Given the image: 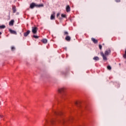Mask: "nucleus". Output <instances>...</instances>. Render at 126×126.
<instances>
[{
    "label": "nucleus",
    "instance_id": "nucleus-5",
    "mask_svg": "<svg viewBox=\"0 0 126 126\" xmlns=\"http://www.w3.org/2000/svg\"><path fill=\"white\" fill-rule=\"evenodd\" d=\"M38 31V28L36 27H32V32L33 34H36Z\"/></svg>",
    "mask_w": 126,
    "mask_h": 126
},
{
    "label": "nucleus",
    "instance_id": "nucleus-23",
    "mask_svg": "<svg viewBox=\"0 0 126 126\" xmlns=\"http://www.w3.org/2000/svg\"><path fill=\"white\" fill-rule=\"evenodd\" d=\"M99 48L100 50H102V45L101 44L99 45Z\"/></svg>",
    "mask_w": 126,
    "mask_h": 126
},
{
    "label": "nucleus",
    "instance_id": "nucleus-16",
    "mask_svg": "<svg viewBox=\"0 0 126 126\" xmlns=\"http://www.w3.org/2000/svg\"><path fill=\"white\" fill-rule=\"evenodd\" d=\"M93 60H94V61H99V57H94L93 58Z\"/></svg>",
    "mask_w": 126,
    "mask_h": 126
},
{
    "label": "nucleus",
    "instance_id": "nucleus-13",
    "mask_svg": "<svg viewBox=\"0 0 126 126\" xmlns=\"http://www.w3.org/2000/svg\"><path fill=\"white\" fill-rule=\"evenodd\" d=\"M42 42L44 44H46V43H47V42H48V40H47L46 39H43L42 40Z\"/></svg>",
    "mask_w": 126,
    "mask_h": 126
},
{
    "label": "nucleus",
    "instance_id": "nucleus-25",
    "mask_svg": "<svg viewBox=\"0 0 126 126\" xmlns=\"http://www.w3.org/2000/svg\"><path fill=\"white\" fill-rule=\"evenodd\" d=\"M60 13H58L57 14V17H59V16H60Z\"/></svg>",
    "mask_w": 126,
    "mask_h": 126
},
{
    "label": "nucleus",
    "instance_id": "nucleus-2",
    "mask_svg": "<svg viewBox=\"0 0 126 126\" xmlns=\"http://www.w3.org/2000/svg\"><path fill=\"white\" fill-rule=\"evenodd\" d=\"M110 54H111V49H107L105 51L104 54L103 52L100 53V55L101 56H102L103 61H107L108 58H107V57H108Z\"/></svg>",
    "mask_w": 126,
    "mask_h": 126
},
{
    "label": "nucleus",
    "instance_id": "nucleus-12",
    "mask_svg": "<svg viewBox=\"0 0 126 126\" xmlns=\"http://www.w3.org/2000/svg\"><path fill=\"white\" fill-rule=\"evenodd\" d=\"M14 23V21L13 20H11L10 22H9V25L11 26H13V24Z\"/></svg>",
    "mask_w": 126,
    "mask_h": 126
},
{
    "label": "nucleus",
    "instance_id": "nucleus-9",
    "mask_svg": "<svg viewBox=\"0 0 126 126\" xmlns=\"http://www.w3.org/2000/svg\"><path fill=\"white\" fill-rule=\"evenodd\" d=\"M66 11L67 12H69V11H70V7H69V5H67L66 7Z\"/></svg>",
    "mask_w": 126,
    "mask_h": 126
},
{
    "label": "nucleus",
    "instance_id": "nucleus-17",
    "mask_svg": "<svg viewBox=\"0 0 126 126\" xmlns=\"http://www.w3.org/2000/svg\"><path fill=\"white\" fill-rule=\"evenodd\" d=\"M61 16L63 18H65L66 17V15L62 14L61 15Z\"/></svg>",
    "mask_w": 126,
    "mask_h": 126
},
{
    "label": "nucleus",
    "instance_id": "nucleus-6",
    "mask_svg": "<svg viewBox=\"0 0 126 126\" xmlns=\"http://www.w3.org/2000/svg\"><path fill=\"white\" fill-rule=\"evenodd\" d=\"M9 31L11 34H14V35H17V32H16V31H13L11 29H9Z\"/></svg>",
    "mask_w": 126,
    "mask_h": 126
},
{
    "label": "nucleus",
    "instance_id": "nucleus-10",
    "mask_svg": "<svg viewBox=\"0 0 126 126\" xmlns=\"http://www.w3.org/2000/svg\"><path fill=\"white\" fill-rule=\"evenodd\" d=\"M12 10H13V13H15L16 12V6H13Z\"/></svg>",
    "mask_w": 126,
    "mask_h": 126
},
{
    "label": "nucleus",
    "instance_id": "nucleus-19",
    "mask_svg": "<svg viewBox=\"0 0 126 126\" xmlns=\"http://www.w3.org/2000/svg\"><path fill=\"white\" fill-rule=\"evenodd\" d=\"M107 69H108L109 70H111L112 69V67H111L110 65L107 66Z\"/></svg>",
    "mask_w": 126,
    "mask_h": 126
},
{
    "label": "nucleus",
    "instance_id": "nucleus-20",
    "mask_svg": "<svg viewBox=\"0 0 126 126\" xmlns=\"http://www.w3.org/2000/svg\"><path fill=\"white\" fill-rule=\"evenodd\" d=\"M33 38H35V39H38V38H39V36H37V35H34L33 36Z\"/></svg>",
    "mask_w": 126,
    "mask_h": 126
},
{
    "label": "nucleus",
    "instance_id": "nucleus-21",
    "mask_svg": "<svg viewBox=\"0 0 126 126\" xmlns=\"http://www.w3.org/2000/svg\"><path fill=\"white\" fill-rule=\"evenodd\" d=\"M14 50H15V47L12 46V47H11V50H12V51H14Z\"/></svg>",
    "mask_w": 126,
    "mask_h": 126
},
{
    "label": "nucleus",
    "instance_id": "nucleus-8",
    "mask_svg": "<svg viewBox=\"0 0 126 126\" xmlns=\"http://www.w3.org/2000/svg\"><path fill=\"white\" fill-rule=\"evenodd\" d=\"M29 34H30V31L29 30V31H27V32L24 33V36L25 37H27L28 35H29Z\"/></svg>",
    "mask_w": 126,
    "mask_h": 126
},
{
    "label": "nucleus",
    "instance_id": "nucleus-27",
    "mask_svg": "<svg viewBox=\"0 0 126 126\" xmlns=\"http://www.w3.org/2000/svg\"><path fill=\"white\" fill-rule=\"evenodd\" d=\"M60 19L61 20H62V19H63V18H60Z\"/></svg>",
    "mask_w": 126,
    "mask_h": 126
},
{
    "label": "nucleus",
    "instance_id": "nucleus-1",
    "mask_svg": "<svg viewBox=\"0 0 126 126\" xmlns=\"http://www.w3.org/2000/svg\"><path fill=\"white\" fill-rule=\"evenodd\" d=\"M53 113L56 118L50 120V123L52 125H54L55 123H58V124H62L63 126H66L69 122H71L72 120L73 119L72 118L70 119H64V118L62 116L63 112L61 111H53Z\"/></svg>",
    "mask_w": 126,
    "mask_h": 126
},
{
    "label": "nucleus",
    "instance_id": "nucleus-11",
    "mask_svg": "<svg viewBox=\"0 0 126 126\" xmlns=\"http://www.w3.org/2000/svg\"><path fill=\"white\" fill-rule=\"evenodd\" d=\"M92 41H93V43H94V44H97V43H98V40H97L96 39H95V38H92Z\"/></svg>",
    "mask_w": 126,
    "mask_h": 126
},
{
    "label": "nucleus",
    "instance_id": "nucleus-7",
    "mask_svg": "<svg viewBox=\"0 0 126 126\" xmlns=\"http://www.w3.org/2000/svg\"><path fill=\"white\" fill-rule=\"evenodd\" d=\"M71 39V38L70 36L67 35L66 37L65 38V40L67 41V42H70V40Z\"/></svg>",
    "mask_w": 126,
    "mask_h": 126
},
{
    "label": "nucleus",
    "instance_id": "nucleus-14",
    "mask_svg": "<svg viewBox=\"0 0 126 126\" xmlns=\"http://www.w3.org/2000/svg\"><path fill=\"white\" fill-rule=\"evenodd\" d=\"M75 105H76V106H77V107H80V104H80V102H75Z\"/></svg>",
    "mask_w": 126,
    "mask_h": 126
},
{
    "label": "nucleus",
    "instance_id": "nucleus-28",
    "mask_svg": "<svg viewBox=\"0 0 126 126\" xmlns=\"http://www.w3.org/2000/svg\"><path fill=\"white\" fill-rule=\"evenodd\" d=\"M102 45H103V46H104V45H105V44H104V43H103Z\"/></svg>",
    "mask_w": 126,
    "mask_h": 126
},
{
    "label": "nucleus",
    "instance_id": "nucleus-15",
    "mask_svg": "<svg viewBox=\"0 0 126 126\" xmlns=\"http://www.w3.org/2000/svg\"><path fill=\"white\" fill-rule=\"evenodd\" d=\"M50 19L51 20H53V19H55V15L54 14H52L51 17H50Z\"/></svg>",
    "mask_w": 126,
    "mask_h": 126
},
{
    "label": "nucleus",
    "instance_id": "nucleus-3",
    "mask_svg": "<svg viewBox=\"0 0 126 126\" xmlns=\"http://www.w3.org/2000/svg\"><path fill=\"white\" fill-rule=\"evenodd\" d=\"M44 6V4H36L35 3H32L30 4V8L33 9L35 7H43Z\"/></svg>",
    "mask_w": 126,
    "mask_h": 126
},
{
    "label": "nucleus",
    "instance_id": "nucleus-18",
    "mask_svg": "<svg viewBox=\"0 0 126 126\" xmlns=\"http://www.w3.org/2000/svg\"><path fill=\"white\" fill-rule=\"evenodd\" d=\"M4 28H5V26L4 25L0 26V29H4Z\"/></svg>",
    "mask_w": 126,
    "mask_h": 126
},
{
    "label": "nucleus",
    "instance_id": "nucleus-4",
    "mask_svg": "<svg viewBox=\"0 0 126 126\" xmlns=\"http://www.w3.org/2000/svg\"><path fill=\"white\" fill-rule=\"evenodd\" d=\"M59 94H60L61 98H64L65 96V94H64V90L63 88L59 89L58 90Z\"/></svg>",
    "mask_w": 126,
    "mask_h": 126
},
{
    "label": "nucleus",
    "instance_id": "nucleus-22",
    "mask_svg": "<svg viewBox=\"0 0 126 126\" xmlns=\"http://www.w3.org/2000/svg\"><path fill=\"white\" fill-rule=\"evenodd\" d=\"M64 35H68V32H64Z\"/></svg>",
    "mask_w": 126,
    "mask_h": 126
},
{
    "label": "nucleus",
    "instance_id": "nucleus-29",
    "mask_svg": "<svg viewBox=\"0 0 126 126\" xmlns=\"http://www.w3.org/2000/svg\"><path fill=\"white\" fill-rule=\"evenodd\" d=\"M1 34V32H0V35Z\"/></svg>",
    "mask_w": 126,
    "mask_h": 126
},
{
    "label": "nucleus",
    "instance_id": "nucleus-24",
    "mask_svg": "<svg viewBox=\"0 0 126 126\" xmlns=\"http://www.w3.org/2000/svg\"><path fill=\"white\" fill-rule=\"evenodd\" d=\"M115 1L116 2H121V0H115Z\"/></svg>",
    "mask_w": 126,
    "mask_h": 126
},
{
    "label": "nucleus",
    "instance_id": "nucleus-26",
    "mask_svg": "<svg viewBox=\"0 0 126 126\" xmlns=\"http://www.w3.org/2000/svg\"><path fill=\"white\" fill-rule=\"evenodd\" d=\"M0 118H3V116L2 115H0Z\"/></svg>",
    "mask_w": 126,
    "mask_h": 126
}]
</instances>
